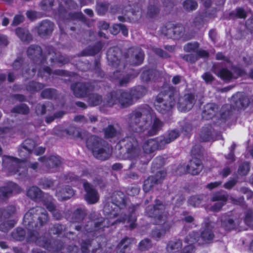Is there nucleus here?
Returning <instances> with one entry per match:
<instances>
[{"label": "nucleus", "instance_id": "20", "mask_svg": "<svg viewBox=\"0 0 253 253\" xmlns=\"http://www.w3.org/2000/svg\"><path fill=\"white\" fill-rule=\"evenodd\" d=\"M53 24L49 21H44L39 26L38 29L40 35L48 34L53 29Z\"/></svg>", "mask_w": 253, "mask_h": 253}, {"label": "nucleus", "instance_id": "34", "mask_svg": "<svg viewBox=\"0 0 253 253\" xmlns=\"http://www.w3.org/2000/svg\"><path fill=\"white\" fill-rule=\"evenodd\" d=\"M151 247V243L149 240L144 239L141 241L139 245V248L141 251H145Z\"/></svg>", "mask_w": 253, "mask_h": 253}, {"label": "nucleus", "instance_id": "35", "mask_svg": "<svg viewBox=\"0 0 253 253\" xmlns=\"http://www.w3.org/2000/svg\"><path fill=\"white\" fill-rule=\"evenodd\" d=\"M201 201H202V199L201 198V197L198 196H195V197H191L189 200V203L191 205L196 207H198L200 205Z\"/></svg>", "mask_w": 253, "mask_h": 253}, {"label": "nucleus", "instance_id": "13", "mask_svg": "<svg viewBox=\"0 0 253 253\" xmlns=\"http://www.w3.org/2000/svg\"><path fill=\"white\" fill-rule=\"evenodd\" d=\"M185 102L179 103L178 105V109L181 112H185L190 110L193 107L194 103V97L192 94H187L185 96Z\"/></svg>", "mask_w": 253, "mask_h": 253}, {"label": "nucleus", "instance_id": "54", "mask_svg": "<svg viewBox=\"0 0 253 253\" xmlns=\"http://www.w3.org/2000/svg\"><path fill=\"white\" fill-rule=\"evenodd\" d=\"M246 26L251 32L253 33V16L247 21Z\"/></svg>", "mask_w": 253, "mask_h": 253}, {"label": "nucleus", "instance_id": "41", "mask_svg": "<svg viewBox=\"0 0 253 253\" xmlns=\"http://www.w3.org/2000/svg\"><path fill=\"white\" fill-rule=\"evenodd\" d=\"M52 0H43L42 2V7L43 10H49L52 5Z\"/></svg>", "mask_w": 253, "mask_h": 253}, {"label": "nucleus", "instance_id": "38", "mask_svg": "<svg viewBox=\"0 0 253 253\" xmlns=\"http://www.w3.org/2000/svg\"><path fill=\"white\" fill-rule=\"evenodd\" d=\"M173 33L177 34V38L176 39H179L183 36V32L184 31V27L182 26H173Z\"/></svg>", "mask_w": 253, "mask_h": 253}, {"label": "nucleus", "instance_id": "23", "mask_svg": "<svg viewBox=\"0 0 253 253\" xmlns=\"http://www.w3.org/2000/svg\"><path fill=\"white\" fill-rule=\"evenodd\" d=\"M217 109L216 105L214 104L210 103L207 104L203 113V117H205L207 119L210 118L211 116L214 115Z\"/></svg>", "mask_w": 253, "mask_h": 253}, {"label": "nucleus", "instance_id": "26", "mask_svg": "<svg viewBox=\"0 0 253 253\" xmlns=\"http://www.w3.org/2000/svg\"><path fill=\"white\" fill-rule=\"evenodd\" d=\"M41 194V191L40 189L37 187H32L30 188L27 192V196L32 199H36L40 197Z\"/></svg>", "mask_w": 253, "mask_h": 253}, {"label": "nucleus", "instance_id": "24", "mask_svg": "<svg viewBox=\"0 0 253 253\" xmlns=\"http://www.w3.org/2000/svg\"><path fill=\"white\" fill-rule=\"evenodd\" d=\"M127 142H129L127 144V152L129 154L136 153L137 149L136 148L137 145L136 141L130 137H127L125 140Z\"/></svg>", "mask_w": 253, "mask_h": 253}, {"label": "nucleus", "instance_id": "8", "mask_svg": "<svg viewBox=\"0 0 253 253\" xmlns=\"http://www.w3.org/2000/svg\"><path fill=\"white\" fill-rule=\"evenodd\" d=\"M169 97L167 95L164 96V98L162 94H159L154 103V106L156 110L159 112L164 113L169 110L174 105V102L170 101L168 103V98Z\"/></svg>", "mask_w": 253, "mask_h": 253}, {"label": "nucleus", "instance_id": "6", "mask_svg": "<svg viewBox=\"0 0 253 253\" xmlns=\"http://www.w3.org/2000/svg\"><path fill=\"white\" fill-rule=\"evenodd\" d=\"M120 199H117L116 201V204H111V207L113 208V206H114L113 207V209L111 211H110L109 210V207L110 205L107 206L106 205L104 208V212L108 214L109 217L108 219L107 220H105L104 221L105 222L106 221V222H109L108 225H113L116 222H118L119 221V219H117L116 221H111L110 220L112 219V217H117L118 216V214H117V212L118 211H120V208L121 207V205H125V202L124 199H123L122 197L120 198Z\"/></svg>", "mask_w": 253, "mask_h": 253}, {"label": "nucleus", "instance_id": "16", "mask_svg": "<svg viewBox=\"0 0 253 253\" xmlns=\"http://www.w3.org/2000/svg\"><path fill=\"white\" fill-rule=\"evenodd\" d=\"M213 238V234L211 230V226L210 225L207 224L205 227H203L202 229L200 239L203 241V243H207L212 240Z\"/></svg>", "mask_w": 253, "mask_h": 253}, {"label": "nucleus", "instance_id": "4", "mask_svg": "<svg viewBox=\"0 0 253 253\" xmlns=\"http://www.w3.org/2000/svg\"><path fill=\"white\" fill-rule=\"evenodd\" d=\"M43 210L41 208L38 207L30 210L27 212L24 217V223L29 227H33V221L35 219L38 218L39 226H42L47 220L46 213L42 212Z\"/></svg>", "mask_w": 253, "mask_h": 253}, {"label": "nucleus", "instance_id": "39", "mask_svg": "<svg viewBox=\"0 0 253 253\" xmlns=\"http://www.w3.org/2000/svg\"><path fill=\"white\" fill-rule=\"evenodd\" d=\"M42 84L38 83L32 82L30 84L27 89L30 90L38 91L42 89Z\"/></svg>", "mask_w": 253, "mask_h": 253}, {"label": "nucleus", "instance_id": "40", "mask_svg": "<svg viewBox=\"0 0 253 253\" xmlns=\"http://www.w3.org/2000/svg\"><path fill=\"white\" fill-rule=\"evenodd\" d=\"M131 239L126 238L123 239L119 245L120 250L126 248L131 242Z\"/></svg>", "mask_w": 253, "mask_h": 253}, {"label": "nucleus", "instance_id": "33", "mask_svg": "<svg viewBox=\"0 0 253 253\" xmlns=\"http://www.w3.org/2000/svg\"><path fill=\"white\" fill-rule=\"evenodd\" d=\"M135 221L136 218L135 216H133L132 215H130L128 218L126 219H119L120 222H124V223H129V226L130 228L133 229L135 226Z\"/></svg>", "mask_w": 253, "mask_h": 253}, {"label": "nucleus", "instance_id": "5", "mask_svg": "<svg viewBox=\"0 0 253 253\" xmlns=\"http://www.w3.org/2000/svg\"><path fill=\"white\" fill-rule=\"evenodd\" d=\"M90 140H88L86 142L87 147L91 149L94 157L96 158L104 160L109 157L111 154V151L109 148L101 147L99 141L96 140L95 137H92Z\"/></svg>", "mask_w": 253, "mask_h": 253}, {"label": "nucleus", "instance_id": "57", "mask_svg": "<svg viewBox=\"0 0 253 253\" xmlns=\"http://www.w3.org/2000/svg\"><path fill=\"white\" fill-rule=\"evenodd\" d=\"M236 182V181L234 179L229 180L228 182L225 184L224 186L226 188L230 189L235 184Z\"/></svg>", "mask_w": 253, "mask_h": 253}, {"label": "nucleus", "instance_id": "27", "mask_svg": "<svg viewBox=\"0 0 253 253\" xmlns=\"http://www.w3.org/2000/svg\"><path fill=\"white\" fill-rule=\"evenodd\" d=\"M179 135V133L177 131L175 130L171 131L168 135L167 136L163 141H162L161 143H169L175 139Z\"/></svg>", "mask_w": 253, "mask_h": 253}, {"label": "nucleus", "instance_id": "37", "mask_svg": "<svg viewBox=\"0 0 253 253\" xmlns=\"http://www.w3.org/2000/svg\"><path fill=\"white\" fill-rule=\"evenodd\" d=\"M116 134V131L112 126H109L105 130V135L107 138H112Z\"/></svg>", "mask_w": 253, "mask_h": 253}, {"label": "nucleus", "instance_id": "59", "mask_svg": "<svg viewBox=\"0 0 253 253\" xmlns=\"http://www.w3.org/2000/svg\"><path fill=\"white\" fill-rule=\"evenodd\" d=\"M139 190L137 188H133L130 190L128 191L129 195L134 196L138 194Z\"/></svg>", "mask_w": 253, "mask_h": 253}, {"label": "nucleus", "instance_id": "18", "mask_svg": "<svg viewBox=\"0 0 253 253\" xmlns=\"http://www.w3.org/2000/svg\"><path fill=\"white\" fill-rule=\"evenodd\" d=\"M74 194V191L69 186H67L62 190L58 191L56 193V196L59 200H62L70 198Z\"/></svg>", "mask_w": 253, "mask_h": 253}, {"label": "nucleus", "instance_id": "51", "mask_svg": "<svg viewBox=\"0 0 253 253\" xmlns=\"http://www.w3.org/2000/svg\"><path fill=\"white\" fill-rule=\"evenodd\" d=\"M42 96L43 98H49L52 96V91L50 89H47L43 91Z\"/></svg>", "mask_w": 253, "mask_h": 253}, {"label": "nucleus", "instance_id": "12", "mask_svg": "<svg viewBox=\"0 0 253 253\" xmlns=\"http://www.w3.org/2000/svg\"><path fill=\"white\" fill-rule=\"evenodd\" d=\"M203 168L201 161L196 158H193L187 166L188 172L193 175H196L200 173Z\"/></svg>", "mask_w": 253, "mask_h": 253}, {"label": "nucleus", "instance_id": "60", "mask_svg": "<svg viewBox=\"0 0 253 253\" xmlns=\"http://www.w3.org/2000/svg\"><path fill=\"white\" fill-rule=\"evenodd\" d=\"M220 184H221V183L218 182L211 183L207 185V187L210 189H212L218 186Z\"/></svg>", "mask_w": 253, "mask_h": 253}, {"label": "nucleus", "instance_id": "52", "mask_svg": "<svg viewBox=\"0 0 253 253\" xmlns=\"http://www.w3.org/2000/svg\"><path fill=\"white\" fill-rule=\"evenodd\" d=\"M23 19H24V17L22 16L16 15L15 16V17L14 18L13 24L15 25H18L19 23H20L21 22H22L23 21Z\"/></svg>", "mask_w": 253, "mask_h": 253}, {"label": "nucleus", "instance_id": "14", "mask_svg": "<svg viewBox=\"0 0 253 253\" xmlns=\"http://www.w3.org/2000/svg\"><path fill=\"white\" fill-rule=\"evenodd\" d=\"M39 160L41 166H45L47 167L54 168L60 164V161L56 156H51L48 159L41 158Z\"/></svg>", "mask_w": 253, "mask_h": 253}, {"label": "nucleus", "instance_id": "36", "mask_svg": "<svg viewBox=\"0 0 253 253\" xmlns=\"http://www.w3.org/2000/svg\"><path fill=\"white\" fill-rule=\"evenodd\" d=\"M199 47V44L198 42H195L194 43H188L186 44L184 49L186 51L191 52L195 50Z\"/></svg>", "mask_w": 253, "mask_h": 253}, {"label": "nucleus", "instance_id": "58", "mask_svg": "<svg viewBox=\"0 0 253 253\" xmlns=\"http://www.w3.org/2000/svg\"><path fill=\"white\" fill-rule=\"evenodd\" d=\"M130 12L131 13L132 15L136 16L137 17L141 16V11L138 7L135 8V9Z\"/></svg>", "mask_w": 253, "mask_h": 253}, {"label": "nucleus", "instance_id": "15", "mask_svg": "<svg viewBox=\"0 0 253 253\" xmlns=\"http://www.w3.org/2000/svg\"><path fill=\"white\" fill-rule=\"evenodd\" d=\"M71 87L75 95L79 97L85 96L87 92L88 89L86 84L83 83H78Z\"/></svg>", "mask_w": 253, "mask_h": 253}, {"label": "nucleus", "instance_id": "1", "mask_svg": "<svg viewBox=\"0 0 253 253\" xmlns=\"http://www.w3.org/2000/svg\"><path fill=\"white\" fill-rule=\"evenodd\" d=\"M131 127L137 132L148 129L147 134L154 135L162 126V123L152 113L151 108L146 106L134 112L131 116Z\"/></svg>", "mask_w": 253, "mask_h": 253}, {"label": "nucleus", "instance_id": "28", "mask_svg": "<svg viewBox=\"0 0 253 253\" xmlns=\"http://www.w3.org/2000/svg\"><path fill=\"white\" fill-rule=\"evenodd\" d=\"M16 34L23 41H27L30 38L28 32L22 28H17Z\"/></svg>", "mask_w": 253, "mask_h": 253}, {"label": "nucleus", "instance_id": "19", "mask_svg": "<svg viewBox=\"0 0 253 253\" xmlns=\"http://www.w3.org/2000/svg\"><path fill=\"white\" fill-rule=\"evenodd\" d=\"M182 247V243L180 240H175L170 241L167 248L169 253H175L178 252Z\"/></svg>", "mask_w": 253, "mask_h": 253}, {"label": "nucleus", "instance_id": "46", "mask_svg": "<svg viewBox=\"0 0 253 253\" xmlns=\"http://www.w3.org/2000/svg\"><path fill=\"white\" fill-rule=\"evenodd\" d=\"M121 29V24H115L111 28V33L113 35H116L119 33Z\"/></svg>", "mask_w": 253, "mask_h": 253}, {"label": "nucleus", "instance_id": "29", "mask_svg": "<svg viewBox=\"0 0 253 253\" xmlns=\"http://www.w3.org/2000/svg\"><path fill=\"white\" fill-rule=\"evenodd\" d=\"M184 8L187 10H193L197 7V3L193 0H186L183 3Z\"/></svg>", "mask_w": 253, "mask_h": 253}, {"label": "nucleus", "instance_id": "53", "mask_svg": "<svg viewBox=\"0 0 253 253\" xmlns=\"http://www.w3.org/2000/svg\"><path fill=\"white\" fill-rule=\"evenodd\" d=\"M13 189L9 190H5V188L0 189V196L6 197L7 196L8 194L13 192Z\"/></svg>", "mask_w": 253, "mask_h": 253}, {"label": "nucleus", "instance_id": "17", "mask_svg": "<svg viewBox=\"0 0 253 253\" xmlns=\"http://www.w3.org/2000/svg\"><path fill=\"white\" fill-rule=\"evenodd\" d=\"M212 199L213 201H217V203L212 208L211 210L217 211L224 205L225 202L227 200V196L224 195L217 194L213 196Z\"/></svg>", "mask_w": 253, "mask_h": 253}, {"label": "nucleus", "instance_id": "42", "mask_svg": "<svg viewBox=\"0 0 253 253\" xmlns=\"http://www.w3.org/2000/svg\"><path fill=\"white\" fill-rule=\"evenodd\" d=\"M14 112L22 114H27L29 112V109L27 106L22 105L13 109Z\"/></svg>", "mask_w": 253, "mask_h": 253}, {"label": "nucleus", "instance_id": "11", "mask_svg": "<svg viewBox=\"0 0 253 253\" xmlns=\"http://www.w3.org/2000/svg\"><path fill=\"white\" fill-rule=\"evenodd\" d=\"M197 234L195 232L189 234L185 239V243L187 244L182 251V253H194V248L193 246L194 244L198 241L196 238Z\"/></svg>", "mask_w": 253, "mask_h": 253}, {"label": "nucleus", "instance_id": "47", "mask_svg": "<svg viewBox=\"0 0 253 253\" xmlns=\"http://www.w3.org/2000/svg\"><path fill=\"white\" fill-rule=\"evenodd\" d=\"M114 52L113 49H110L107 52V59L109 61H110L111 62H114L115 61V59L116 58V56L113 54V52Z\"/></svg>", "mask_w": 253, "mask_h": 253}, {"label": "nucleus", "instance_id": "43", "mask_svg": "<svg viewBox=\"0 0 253 253\" xmlns=\"http://www.w3.org/2000/svg\"><path fill=\"white\" fill-rule=\"evenodd\" d=\"M166 172L164 171H159L156 175V177L154 178V183H158L161 182V181L163 179V178L166 176Z\"/></svg>", "mask_w": 253, "mask_h": 253}, {"label": "nucleus", "instance_id": "62", "mask_svg": "<svg viewBox=\"0 0 253 253\" xmlns=\"http://www.w3.org/2000/svg\"><path fill=\"white\" fill-rule=\"evenodd\" d=\"M75 215H77L79 214V219H83L84 213L82 210H78L74 213Z\"/></svg>", "mask_w": 253, "mask_h": 253}, {"label": "nucleus", "instance_id": "55", "mask_svg": "<svg viewBox=\"0 0 253 253\" xmlns=\"http://www.w3.org/2000/svg\"><path fill=\"white\" fill-rule=\"evenodd\" d=\"M236 15L238 17L245 18L246 17V13L242 8H238L236 10Z\"/></svg>", "mask_w": 253, "mask_h": 253}, {"label": "nucleus", "instance_id": "3", "mask_svg": "<svg viewBox=\"0 0 253 253\" xmlns=\"http://www.w3.org/2000/svg\"><path fill=\"white\" fill-rule=\"evenodd\" d=\"M146 92V89L143 86H138L129 92H119L121 98L117 100L124 107H127L132 104L133 99L143 96Z\"/></svg>", "mask_w": 253, "mask_h": 253}, {"label": "nucleus", "instance_id": "56", "mask_svg": "<svg viewBox=\"0 0 253 253\" xmlns=\"http://www.w3.org/2000/svg\"><path fill=\"white\" fill-rule=\"evenodd\" d=\"M46 208L49 211H52L54 209V206L52 203L51 202V198H49V202L46 203L44 204Z\"/></svg>", "mask_w": 253, "mask_h": 253}, {"label": "nucleus", "instance_id": "32", "mask_svg": "<svg viewBox=\"0 0 253 253\" xmlns=\"http://www.w3.org/2000/svg\"><path fill=\"white\" fill-rule=\"evenodd\" d=\"M134 53L136 61L134 64L136 65L141 64L143 60L144 53L139 49H136Z\"/></svg>", "mask_w": 253, "mask_h": 253}, {"label": "nucleus", "instance_id": "45", "mask_svg": "<svg viewBox=\"0 0 253 253\" xmlns=\"http://www.w3.org/2000/svg\"><path fill=\"white\" fill-rule=\"evenodd\" d=\"M239 172L242 175H246L249 171V166L248 163H245L239 168Z\"/></svg>", "mask_w": 253, "mask_h": 253}, {"label": "nucleus", "instance_id": "2", "mask_svg": "<svg viewBox=\"0 0 253 253\" xmlns=\"http://www.w3.org/2000/svg\"><path fill=\"white\" fill-rule=\"evenodd\" d=\"M146 213L148 216L154 218L156 224H163V229L161 231L156 230L153 232V237L156 239L160 238L171 227V223L167 221L168 214L165 211L163 205H159L157 207L149 206Z\"/></svg>", "mask_w": 253, "mask_h": 253}, {"label": "nucleus", "instance_id": "49", "mask_svg": "<svg viewBox=\"0 0 253 253\" xmlns=\"http://www.w3.org/2000/svg\"><path fill=\"white\" fill-rule=\"evenodd\" d=\"M26 15L27 17L30 20H34L35 19L39 17V16L38 15V13L35 11H28L26 13Z\"/></svg>", "mask_w": 253, "mask_h": 253}, {"label": "nucleus", "instance_id": "61", "mask_svg": "<svg viewBox=\"0 0 253 253\" xmlns=\"http://www.w3.org/2000/svg\"><path fill=\"white\" fill-rule=\"evenodd\" d=\"M44 152V149L42 147H40L36 148V149L34 151V153L37 155H39L43 153Z\"/></svg>", "mask_w": 253, "mask_h": 253}, {"label": "nucleus", "instance_id": "22", "mask_svg": "<svg viewBox=\"0 0 253 253\" xmlns=\"http://www.w3.org/2000/svg\"><path fill=\"white\" fill-rule=\"evenodd\" d=\"M217 109L216 105L214 104L210 103L207 104L203 113V117H205L207 119L210 118L211 116L214 115Z\"/></svg>", "mask_w": 253, "mask_h": 253}, {"label": "nucleus", "instance_id": "25", "mask_svg": "<svg viewBox=\"0 0 253 253\" xmlns=\"http://www.w3.org/2000/svg\"><path fill=\"white\" fill-rule=\"evenodd\" d=\"M173 26L169 25L162 29L163 34L169 38L176 39L177 38V34L173 33Z\"/></svg>", "mask_w": 253, "mask_h": 253}, {"label": "nucleus", "instance_id": "50", "mask_svg": "<svg viewBox=\"0 0 253 253\" xmlns=\"http://www.w3.org/2000/svg\"><path fill=\"white\" fill-rule=\"evenodd\" d=\"M107 9L106 6L103 4H99L97 6V10L98 12L100 14H102L104 13L105 11H106Z\"/></svg>", "mask_w": 253, "mask_h": 253}, {"label": "nucleus", "instance_id": "64", "mask_svg": "<svg viewBox=\"0 0 253 253\" xmlns=\"http://www.w3.org/2000/svg\"><path fill=\"white\" fill-rule=\"evenodd\" d=\"M7 43V42L6 37L3 36H0V44L6 45Z\"/></svg>", "mask_w": 253, "mask_h": 253}, {"label": "nucleus", "instance_id": "10", "mask_svg": "<svg viewBox=\"0 0 253 253\" xmlns=\"http://www.w3.org/2000/svg\"><path fill=\"white\" fill-rule=\"evenodd\" d=\"M234 73H232L226 69H222L217 73L219 77L225 80H229L233 78H237L239 76L243 74V71L239 68H234Z\"/></svg>", "mask_w": 253, "mask_h": 253}, {"label": "nucleus", "instance_id": "63", "mask_svg": "<svg viewBox=\"0 0 253 253\" xmlns=\"http://www.w3.org/2000/svg\"><path fill=\"white\" fill-rule=\"evenodd\" d=\"M198 55L202 57H207L208 56V53L204 50H200L198 52Z\"/></svg>", "mask_w": 253, "mask_h": 253}, {"label": "nucleus", "instance_id": "44", "mask_svg": "<svg viewBox=\"0 0 253 253\" xmlns=\"http://www.w3.org/2000/svg\"><path fill=\"white\" fill-rule=\"evenodd\" d=\"M41 52L40 48L38 46H31L28 49V53L29 54H39Z\"/></svg>", "mask_w": 253, "mask_h": 253}, {"label": "nucleus", "instance_id": "48", "mask_svg": "<svg viewBox=\"0 0 253 253\" xmlns=\"http://www.w3.org/2000/svg\"><path fill=\"white\" fill-rule=\"evenodd\" d=\"M202 78L206 83H210L213 80V76L209 73H206L202 76Z\"/></svg>", "mask_w": 253, "mask_h": 253}, {"label": "nucleus", "instance_id": "30", "mask_svg": "<svg viewBox=\"0 0 253 253\" xmlns=\"http://www.w3.org/2000/svg\"><path fill=\"white\" fill-rule=\"evenodd\" d=\"M101 101V97L97 94H92L88 99V103L93 106L99 104Z\"/></svg>", "mask_w": 253, "mask_h": 253}, {"label": "nucleus", "instance_id": "31", "mask_svg": "<svg viewBox=\"0 0 253 253\" xmlns=\"http://www.w3.org/2000/svg\"><path fill=\"white\" fill-rule=\"evenodd\" d=\"M154 182V177L153 176L149 177L147 179L145 180L143 186V189L145 192H148L151 189L153 184H156Z\"/></svg>", "mask_w": 253, "mask_h": 253}, {"label": "nucleus", "instance_id": "21", "mask_svg": "<svg viewBox=\"0 0 253 253\" xmlns=\"http://www.w3.org/2000/svg\"><path fill=\"white\" fill-rule=\"evenodd\" d=\"M158 147V143L156 140L149 139L145 142L143 146V149L146 153H150L153 152Z\"/></svg>", "mask_w": 253, "mask_h": 253}, {"label": "nucleus", "instance_id": "7", "mask_svg": "<svg viewBox=\"0 0 253 253\" xmlns=\"http://www.w3.org/2000/svg\"><path fill=\"white\" fill-rule=\"evenodd\" d=\"M23 164V162L9 156H5L3 158V167L4 169L9 171L10 174L16 173L17 172H19V174L20 175L21 174L20 172V170H15V168L21 166Z\"/></svg>", "mask_w": 253, "mask_h": 253}, {"label": "nucleus", "instance_id": "9", "mask_svg": "<svg viewBox=\"0 0 253 253\" xmlns=\"http://www.w3.org/2000/svg\"><path fill=\"white\" fill-rule=\"evenodd\" d=\"M84 186L86 192L85 196L86 201L90 204L97 202L99 197L96 191L87 182L84 183Z\"/></svg>", "mask_w": 253, "mask_h": 253}]
</instances>
